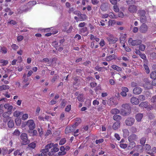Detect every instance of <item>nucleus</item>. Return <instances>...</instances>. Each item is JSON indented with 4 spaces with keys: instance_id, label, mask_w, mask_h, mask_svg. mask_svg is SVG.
<instances>
[{
    "instance_id": "obj_1",
    "label": "nucleus",
    "mask_w": 156,
    "mask_h": 156,
    "mask_svg": "<svg viewBox=\"0 0 156 156\" xmlns=\"http://www.w3.org/2000/svg\"><path fill=\"white\" fill-rule=\"evenodd\" d=\"M124 110L122 109L121 111V114L123 115H129L131 112V108L129 105L128 104H123L122 105Z\"/></svg>"
},
{
    "instance_id": "obj_2",
    "label": "nucleus",
    "mask_w": 156,
    "mask_h": 156,
    "mask_svg": "<svg viewBox=\"0 0 156 156\" xmlns=\"http://www.w3.org/2000/svg\"><path fill=\"white\" fill-rule=\"evenodd\" d=\"M128 42L129 45L135 46L141 44L142 41L139 39L133 40L132 38H130L129 39Z\"/></svg>"
},
{
    "instance_id": "obj_3",
    "label": "nucleus",
    "mask_w": 156,
    "mask_h": 156,
    "mask_svg": "<svg viewBox=\"0 0 156 156\" xmlns=\"http://www.w3.org/2000/svg\"><path fill=\"white\" fill-rule=\"evenodd\" d=\"M26 125L28 127L30 130H32L36 127V124L33 119H29L26 122Z\"/></svg>"
},
{
    "instance_id": "obj_4",
    "label": "nucleus",
    "mask_w": 156,
    "mask_h": 156,
    "mask_svg": "<svg viewBox=\"0 0 156 156\" xmlns=\"http://www.w3.org/2000/svg\"><path fill=\"white\" fill-rule=\"evenodd\" d=\"M21 138L23 144H27L29 143V140H28L27 135L26 133H22L21 136Z\"/></svg>"
},
{
    "instance_id": "obj_5",
    "label": "nucleus",
    "mask_w": 156,
    "mask_h": 156,
    "mask_svg": "<svg viewBox=\"0 0 156 156\" xmlns=\"http://www.w3.org/2000/svg\"><path fill=\"white\" fill-rule=\"evenodd\" d=\"M135 122V119L133 117H129L127 118L125 121V123L126 126H132Z\"/></svg>"
},
{
    "instance_id": "obj_6",
    "label": "nucleus",
    "mask_w": 156,
    "mask_h": 156,
    "mask_svg": "<svg viewBox=\"0 0 156 156\" xmlns=\"http://www.w3.org/2000/svg\"><path fill=\"white\" fill-rule=\"evenodd\" d=\"M58 146L57 144H53V148L51 149V151L48 152V154L49 156L52 155L54 153L58 152L59 150V149L57 147Z\"/></svg>"
},
{
    "instance_id": "obj_7",
    "label": "nucleus",
    "mask_w": 156,
    "mask_h": 156,
    "mask_svg": "<svg viewBox=\"0 0 156 156\" xmlns=\"http://www.w3.org/2000/svg\"><path fill=\"white\" fill-rule=\"evenodd\" d=\"M23 83L24 84L23 87L25 88L30 84V83L29 82H28L29 78L28 77L26 76V74H23Z\"/></svg>"
},
{
    "instance_id": "obj_8",
    "label": "nucleus",
    "mask_w": 156,
    "mask_h": 156,
    "mask_svg": "<svg viewBox=\"0 0 156 156\" xmlns=\"http://www.w3.org/2000/svg\"><path fill=\"white\" fill-rule=\"evenodd\" d=\"M148 29V27L147 25L143 23L141 25L139 28V30L141 33H145L147 31Z\"/></svg>"
},
{
    "instance_id": "obj_9",
    "label": "nucleus",
    "mask_w": 156,
    "mask_h": 156,
    "mask_svg": "<svg viewBox=\"0 0 156 156\" xmlns=\"http://www.w3.org/2000/svg\"><path fill=\"white\" fill-rule=\"evenodd\" d=\"M76 126L74 125L71 126H68L66 129L65 130V133L66 134L73 132L75 130Z\"/></svg>"
},
{
    "instance_id": "obj_10",
    "label": "nucleus",
    "mask_w": 156,
    "mask_h": 156,
    "mask_svg": "<svg viewBox=\"0 0 156 156\" xmlns=\"http://www.w3.org/2000/svg\"><path fill=\"white\" fill-rule=\"evenodd\" d=\"M107 39L109 42L113 43H115L118 40V38L114 37L113 35H111L108 37Z\"/></svg>"
},
{
    "instance_id": "obj_11",
    "label": "nucleus",
    "mask_w": 156,
    "mask_h": 156,
    "mask_svg": "<svg viewBox=\"0 0 156 156\" xmlns=\"http://www.w3.org/2000/svg\"><path fill=\"white\" fill-rule=\"evenodd\" d=\"M142 90L140 87H136L133 90V93L136 95H138L140 94L142 92Z\"/></svg>"
},
{
    "instance_id": "obj_12",
    "label": "nucleus",
    "mask_w": 156,
    "mask_h": 156,
    "mask_svg": "<svg viewBox=\"0 0 156 156\" xmlns=\"http://www.w3.org/2000/svg\"><path fill=\"white\" fill-rule=\"evenodd\" d=\"M130 101L132 104L135 105H137L139 103V101L138 98L135 97H132L130 99Z\"/></svg>"
},
{
    "instance_id": "obj_13",
    "label": "nucleus",
    "mask_w": 156,
    "mask_h": 156,
    "mask_svg": "<svg viewBox=\"0 0 156 156\" xmlns=\"http://www.w3.org/2000/svg\"><path fill=\"white\" fill-rule=\"evenodd\" d=\"M138 138V136L135 134H132L130 135L128 138V139L129 142L133 141H136Z\"/></svg>"
},
{
    "instance_id": "obj_14",
    "label": "nucleus",
    "mask_w": 156,
    "mask_h": 156,
    "mask_svg": "<svg viewBox=\"0 0 156 156\" xmlns=\"http://www.w3.org/2000/svg\"><path fill=\"white\" fill-rule=\"evenodd\" d=\"M5 108L7 109L8 111L10 113H11L12 111L13 108V106L9 104H6L4 105Z\"/></svg>"
},
{
    "instance_id": "obj_15",
    "label": "nucleus",
    "mask_w": 156,
    "mask_h": 156,
    "mask_svg": "<svg viewBox=\"0 0 156 156\" xmlns=\"http://www.w3.org/2000/svg\"><path fill=\"white\" fill-rule=\"evenodd\" d=\"M128 10L131 13L136 12L137 10V7L134 5H131L129 7Z\"/></svg>"
},
{
    "instance_id": "obj_16",
    "label": "nucleus",
    "mask_w": 156,
    "mask_h": 156,
    "mask_svg": "<svg viewBox=\"0 0 156 156\" xmlns=\"http://www.w3.org/2000/svg\"><path fill=\"white\" fill-rule=\"evenodd\" d=\"M120 126V121H116L113 124L112 126L113 129L114 130H116L119 128Z\"/></svg>"
},
{
    "instance_id": "obj_17",
    "label": "nucleus",
    "mask_w": 156,
    "mask_h": 156,
    "mask_svg": "<svg viewBox=\"0 0 156 156\" xmlns=\"http://www.w3.org/2000/svg\"><path fill=\"white\" fill-rule=\"evenodd\" d=\"M10 114H11V113H10L8 112H5L3 114L2 116L7 120L6 121H5V122H7L8 120H9V119H11V117L9 116Z\"/></svg>"
},
{
    "instance_id": "obj_18",
    "label": "nucleus",
    "mask_w": 156,
    "mask_h": 156,
    "mask_svg": "<svg viewBox=\"0 0 156 156\" xmlns=\"http://www.w3.org/2000/svg\"><path fill=\"white\" fill-rule=\"evenodd\" d=\"M80 31L81 33L84 36H86L88 34L87 29L86 27H84L81 29Z\"/></svg>"
},
{
    "instance_id": "obj_19",
    "label": "nucleus",
    "mask_w": 156,
    "mask_h": 156,
    "mask_svg": "<svg viewBox=\"0 0 156 156\" xmlns=\"http://www.w3.org/2000/svg\"><path fill=\"white\" fill-rule=\"evenodd\" d=\"M143 117V115L142 114L139 113L136 115L135 118L136 121L138 122L141 121Z\"/></svg>"
},
{
    "instance_id": "obj_20",
    "label": "nucleus",
    "mask_w": 156,
    "mask_h": 156,
    "mask_svg": "<svg viewBox=\"0 0 156 156\" xmlns=\"http://www.w3.org/2000/svg\"><path fill=\"white\" fill-rule=\"evenodd\" d=\"M115 56L114 54L106 56L105 58V60L108 62H109L115 59Z\"/></svg>"
},
{
    "instance_id": "obj_21",
    "label": "nucleus",
    "mask_w": 156,
    "mask_h": 156,
    "mask_svg": "<svg viewBox=\"0 0 156 156\" xmlns=\"http://www.w3.org/2000/svg\"><path fill=\"white\" fill-rule=\"evenodd\" d=\"M148 105V103L147 101H144L141 103L139 105V106L141 108H146Z\"/></svg>"
},
{
    "instance_id": "obj_22",
    "label": "nucleus",
    "mask_w": 156,
    "mask_h": 156,
    "mask_svg": "<svg viewBox=\"0 0 156 156\" xmlns=\"http://www.w3.org/2000/svg\"><path fill=\"white\" fill-rule=\"evenodd\" d=\"M123 136L124 137H127L129 134V132L127 129H122Z\"/></svg>"
},
{
    "instance_id": "obj_23",
    "label": "nucleus",
    "mask_w": 156,
    "mask_h": 156,
    "mask_svg": "<svg viewBox=\"0 0 156 156\" xmlns=\"http://www.w3.org/2000/svg\"><path fill=\"white\" fill-rule=\"evenodd\" d=\"M7 49L5 47L0 46V53L2 52L3 54H5L7 53Z\"/></svg>"
},
{
    "instance_id": "obj_24",
    "label": "nucleus",
    "mask_w": 156,
    "mask_h": 156,
    "mask_svg": "<svg viewBox=\"0 0 156 156\" xmlns=\"http://www.w3.org/2000/svg\"><path fill=\"white\" fill-rule=\"evenodd\" d=\"M41 156H47V153L48 152V150L45 147V149H42L41 151Z\"/></svg>"
},
{
    "instance_id": "obj_25",
    "label": "nucleus",
    "mask_w": 156,
    "mask_h": 156,
    "mask_svg": "<svg viewBox=\"0 0 156 156\" xmlns=\"http://www.w3.org/2000/svg\"><path fill=\"white\" fill-rule=\"evenodd\" d=\"M87 18V16L85 14H80L79 16V18L81 21L85 20Z\"/></svg>"
},
{
    "instance_id": "obj_26",
    "label": "nucleus",
    "mask_w": 156,
    "mask_h": 156,
    "mask_svg": "<svg viewBox=\"0 0 156 156\" xmlns=\"http://www.w3.org/2000/svg\"><path fill=\"white\" fill-rule=\"evenodd\" d=\"M113 119L117 121H119L121 119V117L118 115H115L113 117Z\"/></svg>"
},
{
    "instance_id": "obj_27",
    "label": "nucleus",
    "mask_w": 156,
    "mask_h": 156,
    "mask_svg": "<svg viewBox=\"0 0 156 156\" xmlns=\"http://www.w3.org/2000/svg\"><path fill=\"white\" fill-rule=\"evenodd\" d=\"M111 68L114 69L118 71H120L122 70V69L121 67L115 65H112L111 66Z\"/></svg>"
},
{
    "instance_id": "obj_28",
    "label": "nucleus",
    "mask_w": 156,
    "mask_h": 156,
    "mask_svg": "<svg viewBox=\"0 0 156 156\" xmlns=\"http://www.w3.org/2000/svg\"><path fill=\"white\" fill-rule=\"evenodd\" d=\"M110 112L112 114H119L120 112V111L119 110H118L117 109L114 108L112 109L111 111Z\"/></svg>"
},
{
    "instance_id": "obj_29",
    "label": "nucleus",
    "mask_w": 156,
    "mask_h": 156,
    "mask_svg": "<svg viewBox=\"0 0 156 156\" xmlns=\"http://www.w3.org/2000/svg\"><path fill=\"white\" fill-rule=\"evenodd\" d=\"M9 88V87L8 85H3L2 86H0V90L2 91L4 90L8 89Z\"/></svg>"
},
{
    "instance_id": "obj_30",
    "label": "nucleus",
    "mask_w": 156,
    "mask_h": 156,
    "mask_svg": "<svg viewBox=\"0 0 156 156\" xmlns=\"http://www.w3.org/2000/svg\"><path fill=\"white\" fill-rule=\"evenodd\" d=\"M9 120L8 122V126L9 128H12L14 126V122L12 120H11V119H9Z\"/></svg>"
},
{
    "instance_id": "obj_31",
    "label": "nucleus",
    "mask_w": 156,
    "mask_h": 156,
    "mask_svg": "<svg viewBox=\"0 0 156 156\" xmlns=\"http://www.w3.org/2000/svg\"><path fill=\"white\" fill-rule=\"evenodd\" d=\"M143 87L146 89H150L151 87V83L149 82H147L145 84L143 85Z\"/></svg>"
},
{
    "instance_id": "obj_32",
    "label": "nucleus",
    "mask_w": 156,
    "mask_h": 156,
    "mask_svg": "<svg viewBox=\"0 0 156 156\" xmlns=\"http://www.w3.org/2000/svg\"><path fill=\"white\" fill-rule=\"evenodd\" d=\"M130 142V145L128 147L129 149L130 148H132L134 147L136 145L135 143L133 141H131Z\"/></svg>"
},
{
    "instance_id": "obj_33",
    "label": "nucleus",
    "mask_w": 156,
    "mask_h": 156,
    "mask_svg": "<svg viewBox=\"0 0 156 156\" xmlns=\"http://www.w3.org/2000/svg\"><path fill=\"white\" fill-rule=\"evenodd\" d=\"M150 77L152 79L156 78V71H153L151 74Z\"/></svg>"
},
{
    "instance_id": "obj_34",
    "label": "nucleus",
    "mask_w": 156,
    "mask_h": 156,
    "mask_svg": "<svg viewBox=\"0 0 156 156\" xmlns=\"http://www.w3.org/2000/svg\"><path fill=\"white\" fill-rule=\"evenodd\" d=\"M144 149H145L147 151H149L151 149V146L149 144H146L144 146Z\"/></svg>"
},
{
    "instance_id": "obj_35",
    "label": "nucleus",
    "mask_w": 156,
    "mask_h": 156,
    "mask_svg": "<svg viewBox=\"0 0 156 156\" xmlns=\"http://www.w3.org/2000/svg\"><path fill=\"white\" fill-rule=\"evenodd\" d=\"M109 16L110 18L112 19L116 18L117 17L113 13L110 12L108 14V16Z\"/></svg>"
},
{
    "instance_id": "obj_36",
    "label": "nucleus",
    "mask_w": 156,
    "mask_h": 156,
    "mask_svg": "<svg viewBox=\"0 0 156 156\" xmlns=\"http://www.w3.org/2000/svg\"><path fill=\"white\" fill-rule=\"evenodd\" d=\"M146 48V46L145 45L142 44L140 45L139 47V50L141 51H144Z\"/></svg>"
},
{
    "instance_id": "obj_37",
    "label": "nucleus",
    "mask_w": 156,
    "mask_h": 156,
    "mask_svg": "<svg viewBox=\"0 0 156 156\" xmlns=\"http://www.w3.org/2000/svg\"><path fill=\"white\" fill-rule=\"evenodd\" d=\"M53 146V143H50L48 144L45 147L48 149V151H49V149L51 148Z\"/></svg>"
},
{
    "instance_id": "obj_38",
    "label": "nucleus",
    "mask_w": 156,
    "mask_h": 156,
    "mask_svg": "<svg viewBox=\"0 0 156 156\" xmlns=\"http://www.w3.org/2000/svg\"><path fill=\"white\" fill-rule=\"evenodd\" d=\"M145 12L144 10H142L139 11V14L140 17L145 16Z\"/></svg>"
},
{
    "instance_id": "obj_39",
    "label": "nucleus",
    "mask_w": 156,
    "mask_h": 156,
    "mask_svg": "<svg viewBox=\"0 0 156 156\" xmlns=\"http://www.w3.org/2000/svg\"><path fill=\"white\" fill-rule=\"evenodd\" d=\"M140 21L142 23H144L147 21L146 17L145 16L140 17Z\"/></svg>"
},
{
    "instance_id": "obj_40",
    "label": "nucleus",
    "mask_w": 156,
    "mask_h": 156,
    "mask_svg": "<svg viewBox=\"0 0 156 156\" xmlns=\"http://www.w3.org/2000/svg\"><path fill=\"white\" fill-rule=\"evenodd\" d=\"M28 115L27 113L23 114L22 117V119L23 120H26L28 118Z\"/></svg>"
},
{
    "instance_id": "obj_41",
    "label": "nucleus",
    "mask_w": 156,
    "mask_h": 156,
    "mask_svg": "<svg viewBox=\"0 0 156 156\" xmlns=\"http://www.w3.org/2000/svg\"><path fill=\"white\" fill-rule=\"evenodd\" d=\"M77 99L79 101H83V94H80L77 97Z\"/></svg>"
},
{
    "instance_id": "obj_42",
    "label": "nucleus",
    "mask_w": 156,
    "mask_h": 156,
    "mask_svg": "<svg viewBox=\"0 0 156 156\" xmlns=\"http://www.w3.org/2000/svg\"><path fill=\"white\" fill-rule=\"evenodd\" d=\"M22 153L23 152L22 151L20 152V150H17L14 151V154L15 156L17 154H18L20 155H21Z\"/></svg>"
},
{
    "instance_id": "obj_43",
    "label": "nucleus",
    "mask_w": 156,
    "mask_h": 156,
    "mask_svg": "<svg viewBox=\"0 0 156 156\" xmlns=\"http://www.w3.org/2000/svg\"><path fill=\"white\" fill-rule=\"evenodd\" d=\"M40 110H41V109L38 106V107H37V108L36 109V111H35V114L36 115L38 116L39 115L40 111Z\"/></svg>"
},
{
    "instance_id": "obj_44",
    "label": "nucleus",
    "mask_w": 156,
    "mask_h": 156,
    "mask_svg": "<svg viewBox=\"0 0 156 156\" xmlns=\"http://www.w3.org/2000/svg\"><path fill=\"white\" fill-rule=\"evenodd\" d=\"M28 146L30 147L33 149H34L36 146V144L34 142H32L30 143L28 145Z\"/></svg>"
},
{
    "instance_id": "obj_45",
    "label": "nucleus",
    "mask_w": 156,
    "mask_h": 156,
    "mask_svg": "<svg viewBox=\"0 0 156 156\" xmlns=\"http://www.w3.org/2000/svg\"><path fill=\"white\" fill-rule=\"evenodd\" d=\"M21 113L19 112L15 111L13 115L14 116L18 117L20 116Z\"/></svg>"
},
{
    "instance_id": "obj_46",
    "label": "nucleus",
    "mask_w": 156,
    "mask_h": 156,
    "mask_svg": "<svg viewBox=\"0 0 156 156\" xmlns=\"http://www.w3.org/2000/svg\"><path fill=\"white\" fill-rule=\"evenodd\" d=\"M66 142V139L65 138H63L59 142V144L60 145L64 144Z\"/></svg>"
},
{
    "instance_id": "obj_47",
    "label": "nucleus",
    "mask_w": 156,
    "mask_h": 156,
    "mask_svg": "<svg viewBox=\"0 0 156 156\" xmlns=\"http://www.w3.org/2000/svg\"><path fill=\"white\" fill-rule=\"evenodd\" d=\"M144 67L147 73H149L150 72V70L148 66L146 65H144Z\"/></svg>"
},
{
    "instance_id": "obj_48",
    "label": "nucleus",
    "mask_w": 156,
    "mask_h": 156,
    "mask_svg": "<svg viewBox=\"0 0 156 156\" xmlns=\"http://www.w3.org/2000/svg\"><path fill=\"white\" fill-rule=\"evenodd\" d=\"M76 121H77L78 122H76L75 123V124L74 125L75 126H77L79 125V123H80L81 122V120L79 118L76 119Z\"/></svg>"
},
{
    "instance_id": "obj_49",
    "label": "nucleus",
    "mask_w": 156,
    "mask_h": 156,
    "mask_svg": "<svg viewBox=\"0 0 156 156\" xmlns=\"http://www.w3.org/2000/svg\"><path fill=\"white\" fill-rule=\"evenodd\" d=\"M145 142L146 138L144 137L142 138L140 140V143L142 145L144 144Z\"/></svg>"
},
{
    "instance_id": "obj_50",
    "label": "nucleus",
    "mask_w": 156,
    "mask_h": 156,
    "mask_svg": "<svg viewBox=\"0 0 156 156\" xmlns=\"http://www.w3.org/2000/svg\"><path fill=\"white\" fill-rule=\"evenodd\" d=\"M120 147L122 148H126L127 146V144H126L121 143L120 144Z\"/></svg>"
},
{
    "instance_id": "obj_51",
    "label": "nucleus",
    "mask_w": 156,
    "mask_h": 156,
    "mask_svg": "<svg viewBox=\"0 0 156 156\" xmlns=\"http://www.w3.org/2000/svg\"><path fill=\"white\" fill-rule=\"evenodd\" d=\"M122 90L124 92L127 93L129 91V90L128 88L126 87H122Z\"/></svg>"
},
{
    "instance_id": "obj_52",
    "label": "nucleus",
    "mask_w": 156,
    "mask_h": 156,
    "mask_svg": "<svg viewBox=\"0 0 156 156\" xmlns=\"http://www.w3.org/2000/svg\"><path fill=\"white\" fill-rule=\"evenodd\" d=\"M21 122L20 119L18 118H16L15 119V122L17 126H19L20 125Z\"/></svg>"
},
{
    "instance_id": "obj_53",
    "label": "nucleus",
    "mask_w": 156,
    "mask_h": 156,
    "mask_svg": "<svg viewBox=\"0 0 156 156\" xmlns=\"http://www.w3.org/2000/svg\"><path fill=\"white\" fill-rule=\"evenodd\" d=\"M113 10L115 12H118L119 11L118 6L116 5H115L113 6Z\"/></svg>"
},
{
    "instance_id": "obj_54",
    "label": "nucleus",
    "mask_w": 156,
    "mask_h": 156,
    "mask_svg": "<svg viewBox=\"0 0 156 156\" xmlns=\"http://www.w3.org/2000/svg\"><path fill=\"white\" fill-rule=\"evenodd\" d=\"M11 47L12 48L15 50H16L18 49L19 48V47L18 46L16 45V44H12V45Z\"/></svg>"
},
{
    "instance_id": "obj_55",
    "label": "nucleus",
    "mask_w": 156,
    "mask_h": 156,
    "mask_svg": "<svg viewBox=\"0 0 156 156\" xmlns=\"http://www.w3.org/2000/svg\"><path fill=\"white\" fill-rule=\"evenodd\" d=\"M13 134L15 135L19 136L20 134V132L18 130L16 129L14 132Z\"/></svg>"
},
{
    "instance_id": "obj_56",
    "label": "nucleus",
    "mask_w": 156,
    "mask_h": 156,
    "mask_svg": "<svg viewBox=\"0 0 156 156\" xmlns=\"http://www.w3.org/2000/svg\"><path fill=\"white\" fill-rule=\"evenodd\" d=\"M138 99L142 101H144L145 100V97L144 95H141L139 96Z\"/></svg>"
},
{
    "instance_id": "obj_57",
    "label": "nucleus",
    "mask_w": 156,
    "mask_h": 156,
    "mask_svg": "<svg viewBox=\"0 0 156 156\" xmlns=\"http://www.w3.org/2000/svg\"><path fill=\"white\" fill-rule=\"evenodd\" d=\"M71 105H68L65 108V111L67 112H69L71 110Z\"/></svg>"
},
{
    "instance_id": "obj_58",
    "label": "nucleus",
    "mask_w": 156,
    "mask_h": 156,
    "mask_svg": "<svg viewBox=\"0 0 156 156\" xmlns=\"http://www.w3.org/2000/svg\"><path fill=\"white\" fill-rule=\"evenodd\" d=\"M52 45L55 47L56 48L58 47V42L56 41L53 42L52 43Z\"/></svg>"
},
{
    "instance_id": "obj_59",
    "label": "nucleus",
    "mask_w": 156,
    "mask_h": 156,
    "mask_svg": "<svg viewBox=\"0 0 156 156\" xmlns=\"http://www.w3.org/2000/svg\"><path fill=\"white\" fill-rule=\"evenodd\" d=\"M114 24V21L112 20H110L108 22V25L112 26Z\"/></svg>"
},
{
    "instance_id": "obj_60",
    "label": "nucleus",
    "mask_w": 156,
    "mask_h": 156,
    "mask_svg": "<svg viewBox=\"0 0 156 156\" xmlns=\"http://www.w3.org/2000/svg\"><path fill=\"white\" fill-rule=\"evenodd\" d=\"M2 151L3 154H5L8 153V150L6 147L3 148L2 150Z\"/></svg>"
},
{
    "instance_id": "obj_61",
    "label": "nucleus",
    "mask_w": 156,
    "mask_h": 156,
    "mask_svg": "<svg viewBox=\"0 0 156 156\" xmlns=\"http://www.w3.org/2000/svg\"><path fill=\"white\" fill-rule=\"evenodd\" d=\"M8 23L13 25H15L16 24V22L13 20H11L10 21H8Z\"/></svg>"
},
{
    "instance_id": "obj_62",
    "label": "nucleus",
    "mask_w": 156,
    "mask_h": 156,
    "mask_svg": "<svg viewBox=\"0 0 156 156\" xmlns=\"http://www.w3.org/2000/svg\"><path fill=\"white\" fill-rule=\"evenodd\" d=\"M57 77L58 76L56 75L54 76L52 79L51 80V82L52 83H54L57 80Z\"/></svg>"
},
{
    "instance_id": "obj_63",
    "label": "nucleus",
    "mask_w": 156,
    "mask_h": 156,
    "mask_svg": "<svg viewBox=\"0 0 156 156\" xmlns=\"http://www.w3.org/2000/svg\"><path fill=\"white\" fill-rule=\"evenodd\" d=\"M140 57L144 60H146V55L144 54H140Z\"/></svg>"
},
{
    "instance_id": "obj_64",
    "label": "nucleus",
    "mask_w": 156,
    "mask_h": 156,
    "mask_svg": "<svg viewBox=\"0 0 156 156\" xmlns=\"http://www.w3.org/2000/svg\"><path fill=\"white\" fill-rule=\"evenodd\" d=\"M151 101L153 103L156 102V96H154L151 99Z\"/></svg>"
}]
</instances>
